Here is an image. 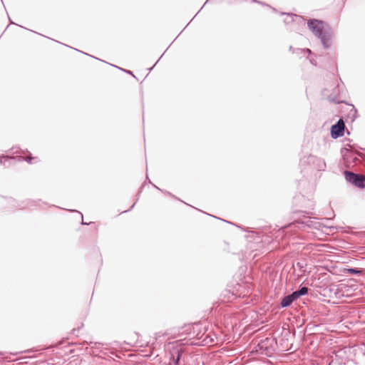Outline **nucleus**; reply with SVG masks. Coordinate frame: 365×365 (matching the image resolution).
Segmentation results:
<instances>
[{
	"mask_svg": "<svg viewBox=\"0 0 365 365\" xmlns=\"http://www.w3.org/2000/svg\"><path fill=\"white\" fill-rule=\"evenodd\" d=\"M182 352V350L179 346H173L172 349L170 350V361L169 363L170 365H178V361L180 358V355Z\"/></svg>",
	"mask_w": 365,
	"mask_h": 365,
	"instance_id": "nucleus-4",
	"label": "nucleus"
},
{
	"mask_svg": "<svg viewBox=\"0 0 365 365\" xmlns=\"http://www.w3.org/2000/svg\"><path fill=\"white\" fill-rule=\"evenodd\" d=\"M344 272L354 274L361 273V271L355 269H346L344 270Z\"/></svg>",
	"mask_w": 365,
	"mask_h": 365,
	"instance_id": "nucleus-8",
	"label": "nucleus"
},
{
	"mask_svg": "<svg viewBox=\"0 0 365 365\" xmlns=\"http://www.w3.org/2000/svg\"><path fill=\"white\" fill-rule=\"evenodd\" d=\"M325 48H328L331 45L332 32L331 29L325 30L324 32L318 36Z\"/></svg>",
	"mask_w": 365,
	"mask_h": 365,
	"instance_id": "nucleus-5",
	"label": "nucleus"
},
{
	"mask_svg": "<svg viewBox=\"0 0 365 365\" xmlns=\"http://www.w3.org/2000/svg\"><path fill=\"white\" fill-rule=\"evenodd\" d=\"M296 295H297L296 293H292V294L284 297L281 302L282 307H286L289 306L292 303L293 301L297 299Z\"/></svg>",
	"mask_w": 365,
	"mask_h": 365,
	"instance_id": "nucleus-6",
	"label": "nucleus"
},
{
	"mask_svg": "<svg viewBox=\"0 0 365 365\" xmlns=\"http://www.w3.org/2000/svg\"><path fill=\"white\" fill-rule=\"evenodd\" d=\"M309 29L317 37L322 35L325 30L330 29L329 26L322 21L317 19H311L307 22Z\"/></svg>",
	"mask_w": 365,
	"mask_h": 365,
	"instance_id": "nucleus-1",
	"label": "nucleus"
},
{
	"mask_svg": "<svg viewBox=\"0 0 365 365\" xmlns=\"http://www.w3.org/2000/svg\"><path fill=\"white\" fill-rule=\"evenodd\" d=\"M344 123L340 119L336 124L331 126V135L333 138H337L344 135Z\"/></svg>",
	"mask_w": 365,
	"mask_h": 365,
	"instance_id": "nucleus-3",
	"label": "nucleus"
},
{
	"mask_svg": "<svg viewBox=\"0 0 365 365\" xmlns=\"http://www.w3.org/2000/svg\"><path fill=\"white\" fill-rule=\"evenodd\" d=\"M308 292V289L305 287H302L299 290L294 292V293H296V298L297 299L302 295H304Z\"/></svg>",
	"mask_w": 365,
	"mask_h": 365,
	"instance_id": "nucleus-7",
	"label": "nucleus"
},
{
	"mask_svg": "<svg viewBox=\"0 0 365 365\" xmlns=\"http://www.w3.org/2000/svg\"><path fill=\"white\" fill-rule=\"evenodd\" d=\"M346 180L356 185V187L364 188L365 187V176L362 175L354 174L349 171L344 172Z\"/></svg>",
	"mask_w": 365,
	"mask_h": 365,
	"instance_id": "nucleus-2",
	"label": "nucleus"
}]
</instances>
